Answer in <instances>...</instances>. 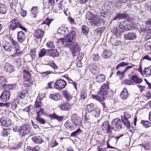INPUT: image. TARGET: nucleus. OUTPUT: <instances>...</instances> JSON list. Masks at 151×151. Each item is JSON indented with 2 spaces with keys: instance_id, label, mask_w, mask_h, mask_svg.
<instances>
[{
  "instance_id": "obj_1",
  "label": "nucleus",
  "mask_w": 151,
  "mask_h": 151,
  "mask_svg": "<svg viewBox=\"0 0 151 151\" xmlns=\"http://www.w3.org/2000/svg\"><path fill=\"white\" fill-rule=\"evenodd\" d=\"M109 88V84L108 83L103 84L98 92V95H92L93 98L99 101H102L107 94V90Z\"/></svg>"
},
{
  "instance_id": "obj_2",
  "label": "nucleus",
  "mask_w": 151,
  "mask_h": 151,
  "mask_svg": "<svg viewBox=\"0 0 151 151\" xmlns=\"http://www.w3.org/2000/svg\"><path fill=\"white\" fill-rule=\"evenodd\" d=\"M14 132H19V135L21 136H24L29 134L31 131L29 125L25 124L21 127H15L14 129Z\"/></svg>"
},
{
  "instance_id": "obj_3",
  "label": "nucleus",
  "mask_w": 151,
  "mask_h": 151,
  "mask_svg": "<svg viewBox=\"0 0 151 151\" xmlns=\"http://www.w3.org/2000/svg\"><path fill=\"white\" fill-rule=\"evenodd\" d=\"M103 21V18L101 17L100 15L95 14L93 20L91 21V24L94 26H99Z\"/></svg>"
},
{
  "instance_id": "obj_4",
  "label": "nucleus",
  "mask_w": 151,
  "mask_h": 151,
  "mask_svg": "<svg viewBox=\"0 0 151 151\" xmlns=\"http://www.w3.org/2000/svg\"><path fill=\"white\" fill-rule=\"evenodd\" d=\"M19 27L22 30L25 32L27 31L26 28L23 27L20 23L16 20H14L12 21V23L10 25L9 28L12 30H14L17 28Z\"/></svg>"
},
{
  "instance_id": "obj_5",
  "label": "nucleus",
  "mask_w": 151,
  "mask_h": 151,
  "mask_svg": "<svg viewBox=\"0 0 151 151\" xmlns=\"http://www.w3.org/2000/svg\"><path fill=\"white\" fill-rule=\"evenodd\" d=\"M103 131L105 133L111 132V129H114V127L110 126L108 121H106L103 123L101 126Z\"/></svg>"
},
{
  "instance_id": "obj_6",
  "label": "nucleus",
  "mask_w": 151,
  "mask_h": 151,
  "mask_svg": "<svg viewBox=\"0 0 151 151\" xmlns=\"http://www.w3.org/2000/svg\"><path fill=\"white\" fill-rule=\"evenodd\" d=\"M67 84L66 82L63 80L57 81L54 84L55 88L58 89H61L65 87Z\"/></svg>"
},
{
  "instance_id": "obj_7",
  "label": "nucleus",
  "mask_w": 151,
  "mask_h": 151,
  "mask_svg": "<svg viewBox=\"0 0 151 151\" xmlns=\"http://www.w3.org/2000/svg\"><path fill=\"white\" fill-rule=\"evenodd\" d=\"M112 127H114L116 130H118L122 128L121 122L119 119L116 118L112 122Z\"/></svg>"
},
{
  "instance_id": "obj_8",
  "label": "nucleus",
  "mask_w": 151,
  "mask_h": 151,
  "mask_svg": "<svg viewBox=\"0 0 151 151\" xmlns=\"http://www.w3.org/2000/svg\"><path fill=\"white\" fill-rule=\"evenodd\" d=\"M0 122L5 127H9L12 124L11 120L5 117H2L0 119Z\"/></svg>"
},
{
  "instance_id": "obj_9",
  "label": "nucleus",
  "mask_w": 151,
  "mask_h": 151,
  "mask_svg": "<svg viewBox=\"0 0 151 151\" xmlns=\"http://www.w3.org/2000/svg\"><path fill=\"white\" fill-rule=\"evenodd\" d=\"M10 95V93L9 91H4L0 96V100L5 102L8 101L9 99Z\"/></svg>"
},
{
  "instance_id": "obj_10",
  "label": "nucleus",
  "mask_w": 151,
  "mask_h": 151,
  "mask_svg": "<svg viewBox=\"0 0 151 151\" xmlns=\"http://www.w3.org/2000/svg\"><path fill=\"white\" fill-rule=\"evenodd\" d=\"M71 120L76 127L78 125H80L81 123L80 118L76 114H73L71 115Z\"/></svg>"
},
{
  "instance_id": "obj_11",
  "label": "nucleus",
  "mask_w": 151,
  "mask_h": 151,
  "mask_svg": "<svg viewBox=\"0 0 151 151\" xmlns=\"http://www.w3.org/2000/svg\"><path fill=\"white\" fill-rule=\"evenodd\" d=\"M70 38L66 35L65 36L64 38L61 39L60 40L64 45L69 47L72 44L73 42V40Z\"/></svg>"
},
{
  "instance_id": "obj_12",
  "label": "nucleus",
  "mask_w": 151,
  "mask_h": 151,
  "mask_svg": "<svg viewBox=\"0 0 151 151\" xmlns=\"http://www.w3.org/2000/svg\"><path fill=\"white\" fill-rule=\"evenodd\" d=\"M2 45L4 49L7 51H10L12 49L10 42L6 41L4 39L2 40Z\"/></svg>"
},
{
  "instance_id": "obj_13",
  "label": "nucleus",
  "mask_w": 151,
  "mask_h": 151,
  "mask_svg": "<svg viewBox=\"0 0 151 151\" xmlns=\"http://www.w3.org/2000/svg\"><path fill=\"white\" fill-rule=\"evenodd\" d=\"M68 28L65 26L61 27L57 29L58 34L59 35H65L69 32Z\"/></svg>"
},
{
  "instance_id": "obj_14",
  "label": "nucleus",
  "mask_w": 151,
  "mask_h": 151,
  "mask_svg": "<svg viewBox=\"0 0 151 151\" xmlns=\"http://www.w3.org/2000/svg\"><path fill=\"white\" fill-rule=\"evenodd\" d=\"M124 37L125 40H132L135 39L137 36L135 33L129 32L124 35Z\"/></svg>"
},
{
  "instance_id": "obj_15",
  "label": "nucleus",
  "mask_w": 151,
  "mask_h": 151,
  "mask_svg": "<svg viewBox=\"0 0 151 151\" xmlns=\"http://www.w3.org/2000/svg\"><path fill=\"white\" fill-rule=\"evenodd\" d=\"M80 47L78 44H74L70 48L73 56H76V53L77 54L79 52Z\"/></svg>"
},
{
  "instance_id": "obj_16",
  "label": "nucleus",
  "mask_w": 151,
  "mask_h": 151,
  "mask_svg": "<svg viewBox=\"0 0 151 151\" xmlns=\"http://www.w3.org/2000/svg\"><path fill=\"white\" fill-rule=\"evenodd\" d=\"M26 37L24 33L22 31H20L17 33L18 41L20 42H23L25 40Z\"/></svg>"
},
{
  "instance_id": "obj_17",
  "label": "nucleus",
  "mask_w": 151,
  "mask_h": 151,
  "mask_svg": "<svg viewBox=\"0 0 151 151\" xmlns=\"http://www.w3.org/2000/svg\"><path fill=\"white\" fill-rule=\"evenodd\" d=\"M44 32L42 30L38 29H36L34 32V35L37 38H42L44 35Z\"/></svg>"
},
{
  "instance_id": "obj_18",
  "label": "nucleus",
  "mask_w": 151,
  "mask_h": 151,
  "mask_svg": "<svg viewBox=\"0 0 151 151\" xmlns=\"http://www.w3.org/2000/svg\"><path fill=\"white\" fill-rule=\"evenodd\" d=\"M129 94L126 88H124L121 93L120 97L123 100H126L128 98Z\"/></svg>"
},
{
  "instance_id": "obj_19",
  "label": "nucleus",
  "mask_w": 151,
  "mask_h": 151,
  "mask_svg": "<svg viewBox=\"0 0 151 151\" xmlns=\"http://www.w3.org/2000/svg\"><path fill=\"white\" fill-rule=\"evenodd\" d=\"M4 70L6 72L11 73L14 71V68L13 66L8 63L5 64L4 67Z\"/></svg>"
},
{
  "instance_id": "obj_20",
  "label": "nucleus",
  "mask_w": 151,
  "mask_h": 151,
  "mask_svg": "<svg viewBox=\"0 0 151 151\" xmlns=\"http://www.w3.org/2000/svg\"><path fill=\"white\" fill-rule=\"evenodd\" d=\"M49 117L51 119H55L57 120L59 122L62 121L64 118L63 116H59L55 114L50 115Z\"/></svg>"
},
{
  "instance_id": "obj_21",
  "label": "nucleus",
  "mask_w": 151,
  "mask_h": 151,
  "mask_svg": "<svg viewBox=\"0 0 151 151\" xmlns=\"http://www.w3.org/2000/svg\"><path fill=\"white\" fill-rule=\"evenodd\" d=\"M23 75L25 81H27L31 78V76L30 73L28 71L25 70H23Z\"/></svg>"
},
{
  "instance_id": "obj_22",
  "label": "nucleus",
  "mask_w": 151,
  "mask_h": 151,
  "mask_svg": "<svg viewBox=\"0 0 151 151\" xmlns=\"http://www.w3.org/2000/svg\"><path fill=\"white\" fill-rule=\"evenodd\" d=\"M63 94L67 101H69L72 99V96L67 91L63 90Z\"/></svg>"
},
{
  "instance_id": "obj_23",
  "label": "nucleus",
  "mask_w": 151,
  "mask_h": 151,
  "mask_svg": "<svg viewBox=\"0 0 151 151\" xmlns=\"http://www.w3.org/2000/svg\"><path fill=\"white\" fill-rule=\"evenodd\" d=\"M59 108L62 110L68 111L70 109L71 106L69 104L66 103L60 105Z\"/></svg>"
},
{
  "instance_id": "obj_24",
  "label": "nucleus",
  "mask_w": 151,
  "mask_h": 151,
  "mask_svg": "<svg viewBox=\"0 0 151 151\" xmlns=\"http://www.w3.org/2000/svg\"><path fill=\"white\" fill-rule=\"evenodd\" d=\"M49 98L52 100L57 101L60 99V96L59 93L50 94L49 96Z\"/></svg>"
},
{
  "instance_id": "obj_25",
  "label": "nucleus",
  "mask_w": 151,
  "mask_h": 151,
  "mask_svg": "<svg viewBox=\"0 0 151 151\" xmlns=\"http://www.w3.org/2000/svg\"><path fill=\"white\" fill-rule=\"evenodd\" d=\"M49 51L48 50H46L45 48H42L40 51L39 53V57H43V56H49Z\"/></svg>"
},
{
  "instance_id": "obj_26",
  "label": "nucleus",
  "mask_w": 151,
  "mask_h": 151,
  "mask_svg": "<svg viewBox=\"0 0 151 151\" xmlns=\"http://www.w3.org/2000/svg\"><path fill=\"white\" fill-rule=\"evenodd\" d=\"M48 51H49V56L57 57L59 55V53L56 49H48Z\"/></svg>"
},
{
  "instance_id": "obj_27",
  "label": "nucleus",
  "mask_w": 151,
  "mask_h": 151,
  "mask_svg": "<svg viewBox=\"0 0 151 151\" xmlns=\"http://www.w3.org/2000/svg\"><path fill=\"white\" fill-rule=\"evenodd\" d=\"M131 79L134 82L136 83H140L142 81V79L136 75L132 76Z\"/></svg>"
},
{
  "instance_id": "obj_28",
  "label": "nucleus",
  "mask_w": 151,
  "mask_h": 151,
  "mask_svg": "<svg viewBox=\"0 0 151 151\" xmlns=\"http://www.w3.org/2000/svg\"><path fill=\"white\" fill-rule=\"evenodd\" d=\"M105 76L103 74L98 75L96 78V81L99 83H102L105 81Z\"/></svg>"
},
{
  "instance_id": "obj_29",
  "label": "nucleus",
  "mask_w": 151,
  "mask_h": 151,
  "mask_svg": "<svg viewBox=\"0 0 151 151\" xmlns=\"http://www.w3.org/2000/svg\"><path fill=\"white\" fill-rule=\"evenodd\" d=\"M38 7L37 6H33L31 10V15L33 17H36L38 13Z\"/></svg>"
},
{
  "instance_id": "obj_30",
  "label": "nucleus",
  "mask_w": 151,
  "mask_h": 151,
  "mask_svg": "<svg viewBox=\"0 0 151 151\" xmlns=\"http://www.w3.org/2000/svg\"><path fill=\"white\" fill-rule=\"evenodd\" d=\"M91 112H92V115L96 117L99 116L100 113V111L99 108H95Z\"/></svg>"
},
{
  "instance_id": "obj_31",
  "label": "nucleus",
  "mask_w": 151,
  "mask_h": 151,
  "mask_svg": "<svg viewBox=\"0 0 151 151\" xmlns=\"http://www.w3.org/2000/svg\"><path fill=\"white\" fill-rule=\"evenodd\" d=\"M127 17V14H118L113 19V20L119 19L122 18H124Z\"/></svg>"
},
{
  "instance_id": "obj_32",
  "label": "nucleus",
  "mask_w": 151,
  "mask_h": 151,
  "mask_svg": "<svg viewBox=\"0 0 151 151\" xmlns=\"http://www.w3.org/2000/svg\"><path fill=\"white\" fill-rule=\"evenodd\" d=\"M32 139L33 142L36 143H41L42 142V139L39 137L35 136L33 137Z\"/></svg>"
},
{
  "instance_id": "obj_33",
  "label": "nucleus",
  "mask_w": 151,
  "mask_h": 151,
  "mask_svg": "<svg viewBox=\"0 0 151 151\" xmlns=\"http://www.w3.org/2000/svg\"><path fill=\"white\" fill-rule=\"evenodd\" d=\"M95 14H93L92 13L88 11L87 12L86 15V19L91 20V21L93 20Z\"/></svg>"
},
{
  "instance_id": "obj_34",
  "label": "nucleus",
  "mask_w": 151,
  "mask_h": 151,
  "mask_svg": "<svg viewBox=\"0 0 151 151\" xmlns=\"http://www.w3.org/2000/svg\"><path fill=\"white\" fill-rule=\"evenodd\" d=\"M64 126L67 129L69 130H73L74 129V127L72 125L71 123L68 121L66 122L64 124Z\"/></svg>"
},
{
  "instance_id": "obj_35",
  "label": "nucleus",
  "mask_w": 151,
  "mask_h": 151,
  "mask_svg": "<svg viewBox=\"0 0 151 151\" xmlns=\"http://www.w3.org/2000/svg\"><path fill=\"white\" fill-rule=\"evenodd\" d=\"M66 36L70 38V39H71L73 40L76 37V32L74 30L71 31Z\"/></svg>"
},
{
  "instance_id": "obj_36",
  "label": "nucleus",
  "mask_w": 151,
  "mask_h": 151,
  "mask_svg": "<svg viewBox=\"0 0 151 151\" xmlns=\"http://www.w3.org/2000/svg\"><path fill=\"white\" fill-rule=\"evenodd\" d=\"M82 33L85 35H86L89 31L88 27L86 26L83 25L81 27Z\"/></svg>"
},
{
  "instance_id": "obj_37",
  "label": "nucleus",
  "mask_w": 151,
  "mask_h": 151,
  "mask_svg": "<svg viewBox=\"0 0 151 151\" xmlns=\"http://www.w3.org/2000/svg\"><path fill=\"white\" fill-rule=\"evenodd\" d=\"M144 74L147 77H150L151 75V65L145 69Z\"/></svg>"
},
{
  "instance_id": "obj_38",
  "label": "nucleus",
  "mask_w": 151,
  "mask_h": 151,
  "mask_svg": "<svg viewBox=\"0 0 151 151\" xmlns=\"http://www.w3.org/2000/svg\"><path fill=\"white\" fill-rule=\"evenodd\" d=\"M128 25L129 24H127V22L124 21L120 22L119 24V27L121 29L124 30L125 27Z\"/></svg>"
},
{
  "instance_id": "obj_39",
  "label": "nucleus",
  "mask_w": 151,
  "mask_h": 151,
  "mask_svg": "<svg viewBox=\"0 0 151 151\" xmlns=\"http://www.w3.org/2000/svg\"><path fill=\"white\" fill-rule=\"evenodd\" d=\"M141 123L145 128H148L151 126V123L148 121L142 120Z\"/></svg>"
},
{
  "instance_id": "obj_40",
  "label": "nucleus",
  "mask_w": 151,
  "mask_h": 151,
  "mask_svg": "<svg viewBox=\"0 0 151 151\" xmlns=\"http://www.w3.org/2000/svg\"><path fill=\"white\" fill-rule=\"evenodd\" d=\"M6 11V9L4 5L2 4H0V14H4Z\"/></svg>"
},
{
  "instance_id": "obj_41",
  "label": "nucleus",
  "mask_w": 151,
  "mask_h": 151,
  "mask_svg": "<svg viewBox=\"0 0 151 151\" xmlns=\"http://www.w3.org/2000/svg\"><path fill=\"white\" fill-rule=\"evenodd\" d=\"M26 91L25 90H22L18 93V96L21 99H24L26 95Z\"/></svg>"
},
{
  "instance_id": "obj_42",
  "label": "nucleus",
  "mask_w": 151,
  "mask_h": 151,
  "mask_svg": "<svg viewBox=\"0 0 151 151\" xmlns=\"http://www.w3.org/2000/svg\"><path fill=\"white\" fill-rule=\"evenodd\" d=\"M52 20H53V19H50L47 18L43 22H42L43 24H45L47 25V29H48L49 27V25Z\"/></svg>"
},
{
  "instance_id": "obj_43",
  "label": "nucleus",
  "mask_w": 151,
  "mask_h": 151,
  "mask_svg": "<svg viewBox=\"0 0 151 151\" xmlns=\"http://www.w3.org/2000/svg\"><path fill=\"white\" fill-rule=\"evenodd\" d=\"M94 106V104L93 103H91L87 105L86 109L89 112H91L93 110Z\"/></svg>"
},
{
  "instance_id": "obj_44",
  "label": "nucleus",
  "mask_w": 151,
  "mask_h": 151,
  "mask_svg": "<svg viewBox=\"0 0 151 151\" xmlns=\"http://www.w3.org/2000/svg\"><path fill=\"white\" fill-rule=\"evenodd\" d=\"M124 125L128 128H129L130 127V122L128 120L125 119H122Z\"/></svg>"
},
{
  "instance_id": "obj_45",
  "label": "nucleus",
  "mask_w": 151,
  "mask_h": 151,
  "mask_svg": "<svg viewBox=\"0 0 151 151\" xmlns=\"http://www.w3.org/2000/svg\"><path fill=\"white\" fill-rule=\"evenodd\" d=\"M91 68L93 71H95V73H96L99 71V68L98 66L94 65L91 67Z\"/></svg>"
},
{
  "instance_id": "obj_46",
  "label": "nucleus",
  "mask_w": 151,
  "mask_h": 151,
  "mask_svg": "<svg viewBox=\"0 0 151 151\" xmlns=\"http://www.w3.org/2000/svg\"><path fill=\"white\" fill-rule=\"evenodd\" d=\"M6 82V79L3 76H0V84H2L3 86H4L6 85L5 84Z\"/></svg>"
},
{
  "instance_id": "obj_47",
  "label": "nucleus",
  "mask_w": 151,
  "mask_h": 151,
  "mask_svg": "<svg viewBox=\"0 0 151 151\" xmlns=\"http://www.w3.org/2000/svg\"><path fill=\"white\" fill-rule=\"evenodd\" d=\"M29 54L31 57H35L36 55V50L35 48L30 50Z\"/></svg>"
},
{
  "instance_id": "obj_48",
  "label": "nucleus",
  "mask_w": 151,
  "mask_h": 151,
  "mask_svg": "<svg viewBox=\"0 0 151 151\" xmlns=\"http://www.w3.org/2000/svg\"><path fill=\"white\" fill-rule=\"evenodd\" d=\"M46 45L49 48H53L54 47V43L52 41H49L46 43Z\"/></svg>"
},
{
  "instance_id": "obj_49",
  "label": "nucleus",
  "mask_w": 151,
  "mask_h": 151,
  "mask_svg": "<svg viewBox=\"0 0 151 151\" xmlns=\"http://www.w3.org/2000/svg\"><path fill=\"white\" fill-rule=\"evenodd\" d=\"M111 53L110 51L108 50L104 51L102 54V56H104L105 57H110L111 56Z\"/></svg>"
},
{
  "instance_id": "obj_50",
  "label": "nucleus",
  "mask_w": 151,
  "mask_h": 151,
  "mask_svg": "<svg viewBox=\"0 0 151 151\" xmlns=\"http://www.w3.org/2000/svg\"><path fill=\"white\" fill-rule=\"evenodd\" d=\"M131 116L128 113L125 112L124 113V115L123 117H122V119H125L128 120L130 118Z\"/></svg>"
},
{
  "instance_id": "obj_51",
  "label": "nucleus",
  "mask_w": 151,
  "mask_h": 151,
  "mask_svg": "<svg viewBox=\"0 0 151 151\" xmlns=\"http://www.w3.org/2000/svg\"><path fill=\"white\" fill-rule=\"evenodd\" d=\"M47 1V2H45L43 1V3L45 7L47 9H48L50 6H52L54 3H52L51 4H50L49 1Z\"/></svg>"
},
{
  "instance_id": "obj_52",
  "label": "nucleus",
  "mask_w": 151,
  "mask_h": 151,
  "mask_svg": "<svg viewBox=\"0 0 151 151\" xmlns=\"http://www.w3.org/2000/svg\"><path fill=\"white\" fill-rule=\"evenodd\" d=\"M129 64V63H125L124 62H122L118 64V65L117 66L116 68V70H117L121 66H124L127 65Z\"/></svg>"
},
{
  "instance_id": "obj_53",
  "label": "nucleus",
  "mask_w": 151,
  "mask_h": 151,
  "mask_svg": "<svg viewBox=\"0 0 151 151\" xmlns=\"http://www.w3.org/2000/svg\"><path fill=\"white\" fill-rule=\"evenodd\" d=\"M48 65L51 66L54 69H57L58 68L57 65L54 63L53 61L49 62L48 64Z\"/></svg>"
},
{
  "instance_id": "obj_54",
  "label": "nucleus",
  "mask_w": 151,
  "mask_h": 151,
  "mask_svg": "<svg viewBox=\"0 0 151 151\" xmlns=\"http://www.w3.org/2000/svg\"><path fill=\"white\" fill-rule=\"evenodd\" d=\"M36 119L37 120L41 123L44 124L45 123V121L43 119L40 117L39 116H37Z\"/></svg>"
},
{
  "instance_id": "obj_55",
  "label": "nucleus",
  "mask_w": 151,
  "mask_h": 151,
  "mask_svg": "<svg viewBox=\"0 0 151 151\" xmlns=\"http://www.w3.org/2000/svg\"><path fill=\"white\" fill-rule=\"evenodd\" d=\"M122 83L128 85L133 84V83L131 80H125L122 81Z\"/></svg>"
},
{
  "instance_id": "obj_56",
  "label": "nucleus",
  "mask_w": 151,
  "mask_h": 151,
  "mask_svg": "<svg viewBox=\"0 0 151 151\" xmlns=\"http://www.w3.org/2000/svg\"><path fill=\"white\" fill-rule=\"evenodd\" d=\"M35 105L37 108H41L42 105V104L40 101H37V100L35 101Z\"/></svg>"
},
{
  "instance_id": "obj_57",
  "label": "nucleus",
  "mask_w": 151,
  "mask_h": 151,
  "mask_svg": "<svg viewBox=\"0 0 151 151\" xmlns=\"http://www.w3.org/2000/svg\"><path fill=\"white\" fill-rule=\"evenodd\" d=\"M123 3V2L122 1V0L118 1L116 2V6L117 8H120L121 7L122 5V4Z\"/></svg>"
},
{
  "instance_id": "obj_58",
  "label": "nucleus",
  "mask_w": 151,
  "mask_h": 151,
  "mask_svg": "<svg viewBox=\"0 0 151 151\" xmlns=\"http://www.w3.org/2000/svg\"><path fill=\"white\" fill-rule=\"evenodd\" d=\"M2 135L4 136H8L9 134V132L7 130L4 129H3L2 130Z\"/></svg>"
},
{
  "instance_id": "obj_59",
  "label": "nucleus",
  "mask_w": 151,
  "mask_h": 151,
  "mask_svg": "<svg viewBox=\"0 0 151 151\" xmlns=\"http://www.w3.org/2000/svg\"><path fill=\"white\" fill-rule=\"evenodd\" d=\"M118 29H117L116 27H114L113 28L112 31V32L114 35L116 36L118 32Z\"/></svg>"
},
{
  "instance_id": "obj_60",
  "label": "nucleus",
  "mask_w": 151,
  "mask_h": 151,
  "mask_svg": "<svg viewBox=\"0 0 151 151\" xmlns=\"http://www.w3.org/2000/svg\"><path fill=\"white\" fill-rule=\"evenodd\" d=\"M18 103V102L16 101H15L12 103V107L13 109H15L17 108V103Z\"/></svg>"
},
{
  "instance_id": "obj_61",
  "label": "nucleus",
  "mask_w": 151,
  "mask_h": 151,
  "mask_svg": "<svg viewBox=\"0 0 151 151\" xmlns=\"http://www.w3.org/2000/svg\"><path fill=\"white\" fill-rule=\"evenodd\" d=\"M45 94L44 93H42H42H39L38 94L37 100L38 99H39L40 101L42 100L43 98L45 97Z\"/></svg>"
},
{
  "instance_id": "obj_62",
  "label": "nucleus",
  "mask_w": 151,
  "mask_h": 151,
  "mask_svg": "<svg viewBox=\"0 0 151 151\" xmlns=\"http://www.w3.org/2000/svg\"><path fill=\"white\" fill-rule=\"evenodd\" d=\"M19 12L21 14V15L24 17L26 16V13L27 11L22 10V9H21Z\"/></svg>"
},
{
  "instance_id": "obj_63",
  "label": "nucleus",
  "mask_w": 151,
  "mask_h": 151,
  "mask_svg": "<svg viewBox=\"0 0 151 151\" xmlns=\"http://www.w3.org/2000/svg\"><path fill=\"white\" fill-rule=\"evenodd\" d=\"M11 42L15 46V48L19 47V45L17 41H16L12 39L11 40Z\"/></svg>"
},
{
  "instance_id": "obj_64",
  "label": "nucleus",
  "mask_w": 151,
  "mask_h": 151,
  "mask_svg": "<svg viewBox=\"0 0 151 151\" xmlns=\"http://www.w3.org/2000/svg\"><path fill=\"white\" fill-rule=\"evenodd\" d=\"M145 47L146 49H147L148 50H151V46L149 42H147L145 44Z\"/></svg>"
}]
</instances>
